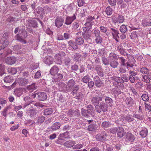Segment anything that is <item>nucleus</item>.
Segmentation results:
<instances>
[{
  "label": "nucleus",
  "instance_id": "obj_1",
  "mask_svg": "<svg viewBox=\"0 0 151 151\" xmlns=\"http://www.w3.org/2000/svg\"><path fill=\"white\" fill-rule=\"evenodd\" d=\"M111 79L113 81V85L119 89H123L124 86L122 83L123 81L120 78L114 76L111 78Z\"/></svg>",
  "mask_w": 151,
  "mask_h": 151
},
{
  "label": "nucleus",
  "instance_id": "obj_2",
  "mask_svg": "<svg viewBox=\"0 0 151 151\" xmlns=\"http://www.w3.org/2000/svg\"><path fill=\"white\" fill-rule=\"evenodd\" d=\"M17 39L19 41L22 42L24 43H26V41L24 39L27 36V32L24 29H21L19 30V34L17 35Z\"/></svg>",
  "mask_w": 151,
  "mask_h": 151
},
{
  "label": "nucleus",
  "instance_id": "obj_3",
  "mask_svg": "<svg viewBox=\"0 0 151 151\" xmlns=\"http://www.w3.org/2000/svg\"><path fill=\"white\" fill-rule=\"evenodd\" d=\"M117 49L119 52L122 55H127V58L128 59H129V58H130L132 60H134V58L130 55H128L126 52L123 47V46L121 45H119L116 47Z\"/></svg>",
  "mask_w": 151,
  "mask_h": 151
},
{
  "label": "nucleus",
  "instance_id": "obj_4",
  "mask_svg": "<svg viewBox=\"0 0 151 151\" xmlns=\"http://www.w3.org/2000/svg\"><path fill=\"white\" fill-rule=\"evenodd\" d=\"M64 21L63 18L62 17H57L55 20V25L58 28L61 27Z\"/></svg>",
  "mask_w": 151,
  "mask_h": 151
},
{
  "label": "nucleus",
  "instance_id": "obj_5",
  "mask_svg": "<svg viewBox=\"0 0 151 151\" xmlns=\"http://www.w3.org/2000/svg\"><path fill=\"white\" fill-rule=\"evenodd\" d=\"M95 86L98 87H100L103 85V83L99 77L97 76H95L93 78Z\"/></svg>",
  "mask_w": 151,
  "mask_h": 151
},
{
  "label": "nucleus",
  "instance_id": "obj_6",
  "mask_svg": "<svg viewBox=\"0 0 151 151\" xmlns=\"http://www.w3.org/2000/svg\"><path fill=\"white\" fill-rule=\"evenodd\" d=\"M24 100L26 102L28 103V104H24L23 107L24 109H25L27 107V108H31L32 106L30 104V103H31L32 102H33L31 98H30L29 97L26 96L24 98Z\"/></svg>",
  "mask_w": 151,
  "mask_h": 151
},
{
  "label": "nucleus",
  "instance_id": "obj_7",
  "mask_svg": "<svg viewBox=\"0 0 151 151\" xmlns=\"http://www.w3.org/2000/svg\"><path fill=\"white\" fill-rule=\"evenodd\" d=\"M125 103L129 107L133 106L134 104V101L131 97L128 96L126 98L125 100Z\"/></svg>",
  "mask_w": 151,
  "mask_h": 151
},
{
  "label": "nucleus",
  "instance_id": "obj_8",
  "mask_svg": "<svg viewBox=\"0 0 151 151\" xmlns=\"http://www.w3.org/2000/svg\"><path fill=\"white\" fill-rule=\"evenodd\" d=\"M102 98L100 96H97L93 97L91 101L93 104L94 106L98 105L99 104V102L102 101Z\"/></svg>",
  "mask_w": 151,
  "mask_h": 151
},
{
  "label": "nucleus",
  "instance_id": "obj_9",
  "mask_svg": "<svg viewBox=\"0 0 151 151\" xmlns=\"http://www.w3.org/2000/svg\"><path fill=\"white\" fill-rule=\"evenodd\" d=\"M76 19V17L75 14L72 17L67 16L66 18L65 24L66 25L70 24L72 22Z\"/></svg>",
  "mask_w": 151,
  "mask_h": 151
},
{
  "label": "nucleus",
  "instance_id": "obj_10",
  "mask_svg": "<svg viewBox=\"0 0 151 151\" xmlns=\"http://www.w3.org/2000/svg\"><path fill=\"white\" fill-rule=\"evenodd\" d=\"M107 135L105 132H102L101 134H99L96 136V139L98 141H101L105 140Z\"/></svg>",
  "mask_w": 151,
  "mask_h": 151
},
{
  "label": "nucleus",
  "instance_id": "obj_11",
  "mask_svg": "<svg viewBox=\"0 0 151 151\" xmlns=\"http://www.w3.org/2000/svg\"><path fill=\"white\" fill-rule=\"evenodd\" d=\"M127 69H128L129 71V73L131 75V76H134L137 75V73L134 71V69L133 68L134 65L132 64H130L129 62L127 63Z\"/></svg>",
  "mask_w": 151,
  "mask_h": 151
},
{
  "label": "nucleus",
  "instance_id": "obj_12",
  "mask_svg": "<svg viewBox=\"0 0 151 151\" xmlns=\"http://www.w3.org/2000/svg\"><path fill=\"white\" fill-rule=\"evenodd\" d=\"M6 63L8 65H12L16 61V58L14 57H7L5 59Z\"/></svg>",
  "mask_w": 151,
  "mask_h": 151
},
{
  "label": "nucleus",
  "instance_id": "obj_13",
  "mask_svg": "<svg viewBox=\"0 0 151 151\" xmlns=\"http://www.w3.org/2000/svg\"><path fill=\"white\" fill-rule=\"evenodd\" d=\"M124 18L121 15H118V17H114L113 19V22L115 23H122L124 21Z\"/></svg>",
  "mask_w": 151,
  "mask_h": 151
},
{
  "label": "nucleus",
  "instance_id": "obj_14",
  "mask_svg": "<svg viewBox=\"0 0 151 151\" xmlns=\"http://www.w3.org/2000/svg\"><path fill=\"white\" fill-rule=\"evenodd\" d=\"M37 95L38 99L40 101H44L47 98V96L44 92L37 93Z\"/></svg>",
  "mask_w": 151,
  "mask_h": 151
},
{
  "label": "nucleus",
  "instance_id": "obj_15",
  "mask_svg": "<svg viewBox=\"0 0 151 151\" xmlns=\"http://www.w3.org/2000/svg\"><path fill=\"white\" fill-rule=\"evenodd\" d=\"M142 24L144 27H147L151 25V19L149 18H145L142 21Z\"/></svg>",
  "mask_w": 151,
  "mask_h": 151
},
{
  "label": "nucleus",
  "instance_id": "obj_16",
  "mask_svg": "<svg viewBox=\"0 0 151 151\" xmlns=\"http://www.w3.org/2000/svg\"><path fill=\"white\" fill-rule=\"evenodd\" d=\"M60 124L59 122H55L53 125L51 126V128H48L47 131L49 132L50 131H53L58 129L60 128Z\"/></svg>",
  "mask_w": 151,
  "mask_h": 151
},
{
  "label": "nucleus",
  "instance_id": "obj_17",
  "mask_svg": "<svg viewBox=\"0 0 151 151\" xmlns=\"http://www.w3.org/2000/svg\"><path fill=\"white\" fill-rule=\"evenodd\" d=\"M18 84L19 85L25 86L27 84L28 82V80L23 78H20L17 80Z\"/></svg>",
  "mask_w": 151,
  "mask_h": 151
},
{
  "label": "nucleus",
  "instance_id": "obj_18",
  "mask_svg": "<svg viewBox=\"0 0 151 151\" xmlns=\"http://www.w3.org/2000/svg\"><path fill=\"white\" fill-rule=\"evenodd\" d=\"M111 29L112 30L111 33L114 39L118 42L119 37L118 35V33L117 31L113 28H111Z\"/></svg>",
  "mask_w": 151,
  "mask_h": 151
},
{
  "label": "nucleus",
  "instance_id": "obj_19",
  "mask_svg": "<svg viewBox=\"0 0 151 151\" xmlns=\"http://www.w3.org/2000/svg\"><path fill=\"white\" fill-rule=\"evenodd\" d=\"M68 114L70 116H78L79 115V110L78 109H76L73 111L72 109H70L68 111Z\"/></svg>",
  "mask_w": 151,
  "mask_h": 151
},
{
  "label": "nucleus",
  "instance_id": "obj_20",
  "mask_svg": "<svg viewBox=\"0 0 151 151\" xmlns=\"http://www.w3.org/2000/svg\"><path fill=\"white\" fill-rule=\"evenodd\" d=\"M76 144L75 141L70 140L65 142L63 144L64 146L68 148L71 147Z\"/></svg>",
  "mask_w": 151,
  "mask_h": 151
},
{
  "label": "nucleus",
  "instance_id": "obj_21",
  "mask_svg": "<svg viewBox=\"0 0 151 151\" xmlns=\"http://www.w3.org/2000/svg\"><path fill=\"white\" fill-rule=\"evenodd\" d=\"M117 132L118 137H122L124 135V129L121 127H119L117 129Z\"/></svg>",
  "mask_w": 151,
  "mask_h": 151
},
{
  "label": "nucleus",
  "instance_id": "obj_22",
  "mask_svg": "<svg viewBox=\"0 0 151 151\" xmlns=\"http://www.w3.org/2000/svg\"><path fill=\"white\" fill-rule=\"evenodd\" d=\"M98 55L102 57H105L106 55V52L104 48L99 49L98 51Z\"/></svg>",
  "mask_w": 151,
  "mask_h": 151
},
{
  "label": "nucleus",
  "instance_id": "obj_23",
  "mask_svg": "<svg viewBox=\"0 0 151 151\" xmlns=\"http://www.w3.org/2000/svg\"><path fill=\"white\" fill-rule=\"evenodd\" d=\"M58 67L56 66H54L50 69V72L51 75L55 76L58 73Z\"/></svg>",
  "mask_w": 151,
  "mask_h": 151
},
{
  "label": "nucleus",
  "instance_id": "obj_24",
  "mask_svg": "<svg viewBox=\"0 0 151 151\" xmlns=\"http://www.w3.org/2000/svg\"><path fill=\"white\" fill-rule=\"evenodd\" d=\"M44 62L47 64L50 65L53 63V58L51 56H47L44 59Z\"/></svg>",
  "mask_w": 151,
  "mask_h": 151
},
{
  "label": "nucleus",
  "instance_id": "obj_25",
  "mask_svg": "<svg viewBox=\"0 0 151 151\" xmlns=\"http://www.w3.org/2000/svg\"><path fill=\"white\" fill-rule=\"evenodd\" d=\"M86 108L89 114L91 115L93 114H94L95 111L92 105L90 104L88 105L86 107Z\"/></svg>",
  "mask_w": 151,
  "mask_h": 151
},
{
  "label": "nucleus",
  "instance_id": "obj_26",
  "mask_svg": "<svg viewBox=\"0 0 151 151\" xmlns=\"http://www.w3.org/2000/svg\"><path fill=\"white\" fill-rule=\"evenodd\" d=\"M27 112L28 115L31 117H34L36 115V111L34 109H32L30 110L27 109Z\"/></svg>",
  "mask_w": 151,
  "mask_h": 151
},
{
  "label": "nucleus",
  "instance_id": "obj_27",
  "mask_svg": "<svg viewBox=\"0 0 151 151\" xmlns=\"http://www.w3.org/2000/svg\"><path fill=\"white\" fill-rule=\"evenodd\" d=\"M126 139L127 140L133 142L135 139V138L133 135L130 133L128 132L126 135Z\"/></svg>",
  "mask_w": 151,
  "mask_h": 151
},
{
  "label": "nucleus",
  "instance_id": "obj_28",
  "mask_svg": "<svg viewBox=\"0 0 151 151\" xmlns=\"http://www.w3.org/2000/svg\"><path fill=\"white\" fill-rule=\"evenodd\" d=\"M105 100L106 102V104H107L108 106H112L113 103V101L111 98L106 96L105 98Z\"/></svg>",
  "mask_w": 151,
  "mask_h": 151
},
{
  "label": "nucleus",
  "instance_id": "obj_29",
  "mask_svg": "<svg viewBox=\"0 0 151 151\" xmlns=\"http://www.w3.org/2000/svg\"><path fill=\"white\" fill-rule=\"evenodd\" d=\"M99 106L103 111L106 112L107 110L108 106L104 103L101 102Z\"/></svg>",
  "mask_w": 151,
  "mask_h": 151
},
{
  "label": "nucleus",
  "instance_id": "obj_30",
  "mask_svg": "<svg viewBox=\"0 0 151 151\" xmlns=\"http://www.w3.org/2000/svg\"><path fill=\"white\" fill-rule=\"evenodd\" d=\"M109 64L110 66L112 68H116L118 64V62L115 60H110Z\"/></svg>",
  "mask_w": 151,
  "mask_h": 151
},
{
  "label": "nucleus",
  "instance_id": "obj_31",
  "mask_svg": "<svg viewBox=\"0 0 151 151\" xmlns=\"http://www.w3.org/2000/svg\"><path fill=\"white\" fill-rule=\"evenodd\" d=\"M53 112V109L51 108H47L44 111V114L45 115H48L52 114Z\"/></svg>",
  "mask_w": 151,
  "mask_h": 151
},
{
  "label": "nucleus",
  "instance_id": "obj_32",
  "mask_svg": "<svg viewBox=\"0 0 151 151\" xmlns=\"http://www.w3.org/2000/svg\"><path fill=\"white\" fill-rule=\"evenodd\" d=\"M76 95L75 96V98L78 99V101H81L84 98V95L81 93H76Z\"/></svg>",
  "mask_w": 151,
  "mask_h": 151
},
{
  "label": "nucleus",
  "instance_id": "obj_33",
  "mask_svg": "<svg viewBox=\"0 0 151 151\" xmlns=\"http://www.w3.org/2000/svg\"><path fill=\"white\" fill-rule=\"evenodd\" d=\"M68 43L69 45L72 47L73 49L76 50L78 48V47L76 42H75L72 40L69 41Z\"/></svg>",
  "mask_w": 151,
  "mask_h": 151
},
{
  "label": "nucleus",
  "instance_id": "obj_34",
  "mask_svg": "<svg viewBox=\"0 0 151 151\" xmlns=\"http://www.w3.org/2000/svg\"><path fill=\"white\" fill-rule=\"evenodd\" d=\"M75 42L77 44L81 45L83 44L84 40L81 37H78L76 38Z\"/></svg>",
  "mask_w": 151,
  "mask_h": 151
},
{
  "label": "nucleus",
  "instance_id": "obj_35",
  "mask_svg": "<svg viewBox=\"0 0 151 151\" xmlns=\"http://www.w3.org/2000/svg\"><path fill=\"white\" fill-rule=\"evenodd\" d=\"M75 84V82L74 80L73 79L70 80L68 82L67 84V88L69 89L71 88Z\"/></svg>",
  "mask_w": 151,
  "mask_h": 151
},
{
  "label": "nucleus",
  "instance_id": "obj_36",
  "mask_svg": "<svg viewBox=\"0 0 151 151\" xmlns=\"http://www.w3.org/2000/svg\"><path fill=\"white\" fill-rule=\"evenodd\" d=\"M105 12L107 15H111L112 14L113 10L109 6H108L106 9Z\"/></svg>",
  "mask_w": 151,
  "mask_h": 151
},
{
  "label": "nucleus",
  "instance_id": "obj_37",
  "mask_svg": "<svg viewBox=\"0 0 151 151\" xmlns=\"http://www.w3.org/2000/svg\"><path fill=\"white\" fill-rule=\"evenodd\" d=\"M4 81L5 82L10 83L13 81V78L11 76H8L4 78Z\"/></svg>",
  "mask_w": 151,
  "mask_h": 151
},
{
  "label": "nucleus",
  "instance_id": "obj_38",
  "mask_svg": "<svg viewBox=\"0 0 151 151\" xmlns=\"http://www.w3.org/2000/svg\"><path fill=\"white\" fill-rule=\"evenodd\" d=\"M83 37L86 40H88L90 39L91 36V33H84L83 32L82 34Z\"/></svg>",
  "mask_w": 151,
  "mask_h": 151
},
{
  "label": "nucleus",
  "instance_id": "obj_39",
  "mask_svg": "<svg viewBox=\"0 0 151 151\" xmlns=\"http://www.w3.org/2000/svg\"><path fill=\"white\" fill-rule=\"evenodd\" d=\"M127 67V65H120L119 71V72L122 73H124L126 72V69Z\"/></svg>",
  "mask_w": 151,
  "mask_h": 151
},
{
  "label": "nucleus",
  "instance_id": "obj_40",
  "mask_svg": "<svg viewBox=\"0 0 151 151\" xmlns=\"http://www.w3.org/2000/svg\"><path fill=\"white\" fill-rule=\"evenodd\" d=\"M2 43H3L1 47H0V50H1L2 49H4L6 47H7L9 44V42L8 40L6 41H3L2 42H0Z\"/></svg>",
  "mask_w": 151,
  "mask_h": 151
},
{
  "label": "nucleus",
  "instance_id": "obj_41",
  "mask_svg": "<svg viewBox=\"0 0 151 151\" xmlns=\"http://www.w3.org/2000/svg\"><path fill=\"white\" fill-rule=\"evenodd\" d=\"M116 57V55L114 52H111L109 54V58L110 60H115Z\"/></svg>",
  "mask_w": 151,
  "mask_h": 151
},
{
  "label": "nucleus",
  "instance_id": "obj_42",
  "mask_svg": "<svg viewBox=\"0 0 151 151\" xmlns=\"http://www.w3.org/2000/svg\"><path fill=\"white\" fill-rule=\"evenodd\" d=\"M118 58L119 60V63L120 65H127V63H125V59L123 57H119Z\"/></svg>",
  "mask_w": 151,
  "mask_h": 151
},
{
  "label": "nucleus",
  "instance_id": "obj_43",
  "mask_svg": "<svg viewBox=\"0 0 151 151\" xmlns=\"http://www.w3.org/2000/svg\"><path fill=\"white\" fill-rule=\"evenodd\" d=\"M90 79L89 76L86 75L82 78L81 81L83 83H87L89 82Z\"/></svg>",
  "mask_w": 151,
  "mask_h": 151
},
{
  "label": "nucleus",
  "instance_id": "obj_44",
  "mask_svg": "<svg viewBox=\"0 0 151 151\" xmlns=\"http://www.w3.org/2000/svg\"><path fill=\"white\" fill-rule=\"evenodd\" d=\"M126 26L124 24L122 25L120 27V30L122 33H124L127 31Z\"/></svg>",
  "mask_w": 151,
  "mask_h": 151
},
{
  "label": "nucleus",
  "instance_id": "obj_45",
  "mask_svg": "<svg viewBox=\"0 0 151 151\" xmlns=\"http://www.w3.org/2000/svg\"><path fill=\"white\" fill-rule=\"evenodd\" d=\"M10 108V107L9 106L6 107L2 111L1 114L4 117H6L7 115V111L8 109Z\"/></svg>",
  "mask_w": 151,
  "mask_h": 151
},
{
  "label": "nucleus",
  "instance_id": "obj_46",
  "mask_svg": "<svg viewBox=\"0 0 151 151\" xmlns=\"http://www.w3.org/2000/svg\"><path fill=\"white\" fill-rule=\"evenodd\" d=\"M61 134H60L59 135V137H58L57 140L55 141L56 143L62 145L63 144L64 141V139L62 138H60Z\"/></svg>",
  "mask_w": 151,
  "mask_h": 151
},
{
  "label": "nucleus",
  "instance_id": "obj_47",
  "mask_svg": "<svg viewBox=\"0 0 151 151\" xmlns=\"http://www.w3.org/2000/svg\"><path fill=\"white\" fill-rule=\"evenodd\" d=\"M5 67L4 65L0 64V75L2 76L4 74V72Z\"/></svg>",
  "mask_w": 151,
  "mask_h": 151
},
{
  "label": "nucleus",
  "instance_id": "obj_48",
  "mask_svg": "<svg viewBox=\"0 0 151 151\" xmlns=\"http://www.w3.org/2000/svg\"><path fill=\"white\" fill-rule=\"evenodd\" d=\"M96 126L93 124H91L89 125L88 127V130L89 131H93L96 129Z\"/></svg>",
  "mask_w": 151,
  "mask_h": 151
},
{
  "label": "nucleus",
  "instance_id": "obj_49",
  "mask_svg": "<svg viewBox=\"0 0 151 151\" xmlns=\"http://www.w3.org/2000/svg\"><path fill=\"white\" fill-rule=\"evenodd\" d=\"M147 130L145 129L142 130L140 132V134L142 137H145L147 135Z\"/></svg>",
  "mask_w": 151,
  "mask_h": 151
},
{
  "label": "nucleus",
  "instance_id": "obj_50",
  "mask_svg": "<svg viewBox=\"0 0 151 151\" xmlns=\"http://www.w3.org/2000/svg\"><path fill=\"white\" fill-rule=\"evenodd\" d=\"M27 89L30 91H32L35 89V83L32 84V85L28 86Z\"/></svg>",
  "mask_w": 151,
  "mask_h": 151
},
{
  "label": "nucleus",
  "instance_id": "obj_51",
  "mask_svg": "<svg viewBox=\"0 0 151 151\" xmlns=\"http://www.w3.org/2000/svg\"><path fill=\"white\" fill-rule=\"evenodd\" d=\"M63 77V76L61 74L58 73L57 76H55L54 77L55 80L56 81H58L61 80Z\"/></svg>",
  "mask_w": 151,
  "mask_h": 151
},
{
  "label": "nucleus",
  "instance_id": "obj_52",
  "mask_svg": "<svg viewBox=\"0 0 151 151\" xmlns=\"http://www.w3.org/2000/svg\"><path fill=\"white\" fill-rule=\"evenodd\" d=\"M95 15L93 16H92L90 15L86 17V20L88 22H92V21L94 20L95 19Z\"/></svg>",
  "mask_w": 151,
  "mask_h": 151
},
{
  "label": "nucleus",
  "instance_id": "obj_53",
  "mask_svg": "<svg viewBox=\"0 0 151 151\" xmlns=\"http://www.w3.org/2000/svg\"><path fill=\"white\" fill-rule=\"evenodd\" d=\"M95 69L96 71H97L99 75L101 76V75H102V73L101 72V68L100 65H97L95 68Z\"/></svg>",
  "mask_w": 151,
  "mask_h": 151
},
{
  "label": "nucleus",
  "instance_id": "obj_54",
  "mask_svg": "<svg viewBox=\"0 0 151 151\" xmlns=\"http://www.w3.org/2000/svg\"><path fill=\"white\" fill-rule=\"evenodd\" d=\"M61 53L60 52L59 53L56 54L55 56V59L58 60V61L59 63L60 64L61 63Z\"/></svg>",
  "mask_w": 151,
  "mask_h": 151
},
{
  "label": "nucleus",
  "instance_id": "obj_55",
  "mask_svg": "<svg viewBox=\"0 0 151 151\" xmlns=\"http://www.w3.org/2000/svg\"><path fill=\"white\" fill-rule=\"evenodd\" d=\"M81 114L83 116L85 117H88V114L89 113L87 110L82 109H81Z\"/></svg>",
  "mask_w": 151,
  "mask_h": 151
},
{
  "label": "nucleus",
  "instance_id": "obj_56",
  "mask_svg": "<svg viewBox=\"0 0 151 151\" xmlns=\"http://www.w3.org/2000/svg\"><path fill=\"white\" fill-rule=\"evenodd\" d=\"M141 98L144 101H147L149 99V97L147 94H143L141 96Z\"/></svg>",
  "mask_w": 151,
  "mask_h": 151
},
{
  "label": "nucleus",
  "instance_id": "obj_57",
  "mask_svg": "<svg viewBox=\"0 0 151 151\" xmlns=\"http://www.w3.org/2000/svg\"><path fill=\"white\" fill-rule=\"evenodd\" d=\"M79 24L78 22H75L72 25V29L73 30H76L79 27Z\"/></svg>",
  "mask_w": 151,
  "mask_h": 151
},
{
  "label": "nucleus",
  "instance_id": "obj_58",
  "mask_svg": "<svg viewBox=\"0 0 151 151\" xmlns=\"http://www.w3.org/2000/svg\"><path fill=\"white\" fill-rule=\"evenodd\" d=\"M112 91L115 96H117L120 94L121 92L120 91H118L116 89L114 88L112 89Z\"/></svg>",
  "mask_w": 151,
  "mask_h": 151
},
{
  "label": "nucleus",
  "instance_id": "obj_59",
  "mask_svg": "<svg viewBox=\"0 0 151 151\" xmlns=\"http://www.w3.org/2000/svg\"><path fill=\"white\" fill-rule=\"evenodd\" d=\"M130 37L132 39L136 40L137 38V35L136 32H133L131 33Z\"/></svg>",
  "mask_w": 151,
  "mask_h": 151
},
{
  "label": "nucleus",
  "instance_id": "obj_60",
  "mask_svg": "<svg viewBox=\"0 0 151 151\" xmlns=\"http://www.w3.org/2000/svg\"><path fill=\"white\" fill-rule=\"evenodd\" d=\"M110 125V123L108 122L104 121L102 124V127L103 128H106L108 127Z\"/></svg>",
  "mask_w": 151,
  "mask_h": 151
},
{
  "label": "nucleus",
  "instance_id": "obj_61",
  "mask_svg": "<svg viewBox=\"0 0 151 151\" xmlns=\"http://www.w3.org/2000/svg\"><path fill=\"white\" fill-rule=\"evenodd\" d=\"M96 38L95 40V41L97 44L101 43L102 39L100 36H97L96 37Z\"/></svg>",
  "mask_w": 151,
  "mask_h": 151
},
{
  "label": "nucleus",
  "instance_id": "obj_62",
  "mask_svg": "<svg viewBox=\"0 0 151 151\" xmlns=\"http://www.w3.org/2000/svg\"><path fill=\"white\" fill-rule=\"evenodd\" d=\"M145 104L146 111L148 112L150 111H151V106L150 104H147L146 103H145Z\"/></svg>",
  "mask_w": 151,
  "mask_h": 151
},
{
  "label": "nucleus",
  "instance_id": "obj_63",
  "mask_svg": "<svg viewBox=\"0 0 151 151\" xmlns=\"http://www.w3.org/2000/svg\"><path fill=\"white\" fill-rule=\"evenodd\" d=\"M140 71L142 73L146 74H147L148 73V70L145 67H142L141 68Z\"/></svg>",
  "mask_w": 151,
  "mask_h": 151
},
{
  "label": "nucleus",
  "instance_id": "obj_64",
  "mask_svg": "<svg viewBox=\"0 0 151 151\" xmlns=\"http://www.w3.org/2000/svg\"><path fill=\"white\" fill-rule=\"evenodd\" d=\"M41 76L40 71V70L38 71L35 73L34 76L35 79H39Z\"/></svg>",
  "mask_w": 151,
  "mask_h": 151
}]
</instances>
